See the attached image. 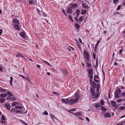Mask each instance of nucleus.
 <instances>
[{
	"label": "nucleus",
	"mask_w": 125,
	"mask_h": 125,
	"mask_svg": "<svg viewBox=\"0 0 125 125\" xmlns=\"http://www.w3.org/2000/svg\"><path fill=\"white\" fill-rule=\"evenodd\" d=\"M99 42H100V41H97V43L96 44L95 47L94 48H95V51H96L97 49V48L98 47V44L99 43Z\"/></svg>",
	"instance_id": "a211bd4d"
},
{
	"label": "nucleus",
	"mask_w": 125,
	"mask_h": 125,
	"mask_svg": "<svg viewBox=\"0 0 125 125\" xmlns=\"http://www.w3.org/2000/svg\"><path fill=\"white\" fill-rule=\"evenodd\" d=\"M74 19H75V21H76L77 22H78V19L76 17H74Z\"/></svg>",
	"instance_id": "3c124183"
},
{
	"label": "nucleus",
	"mask_w": 125,
	"mask_h": 125,
	"mask_svg": "<svg viewBox=\"0 0 125 125\" xmlns=\"http://www.w3.org/2000/svg\"><path fill=\"white\" fill-rule=\"evenodd\" d=\"M15 108L16 109H22V108L21 106H16L15 107Z\"/></svg>",
	"instance_id": "393cba45"
},
{
	"label": "nucleus",
	"mask_w": 125,
	"mask_h": 125,
	"mask_svg": "<svg viewBox=\"0 0 125 125\" xmlns=\"http://www.w3.org/2000/svg\"><path fill=\"white\" fill-rule=\"evenodd\" d=\"M7 96V94L6 93H5L4 94H1L0 95V97H6Z\"/></svg>",
	"instance_id": "4468645a"
},
{
	"label": "nucleus",
	"mask_w": 125,
	"mask_h": 125,
	"mask_svg": "<svg viewBox=\"0 0 125 125\" xmlns=\"http://www.w3.org/2000/svg\"><path fill=\"white\" fill-rule=\"evenodd\" d=\"M69 18L70 20L71 19H72V18L71 17V15L69 16Z\"/></svg>",
	"instance_id": "0e129e2a"
},
{
	"label": "nucleus",
	"mask_w": 125,
	"mask_h": 125,
	"mask_svg": "<svg viewBox=\"0 0 125 125\" xmlns=\"http://www.w3.org/2000/svg\"><path fill=\"white\" fill-rule=\"evenodd\" d=\"M125 108V107L124 106H121L118 109L120 110H123Z\"/></svg>",
	"instance_id": "2f4dec72"
},
{
	"label": "nucleus",
	"mask_w": 125,
	"mask_h": 125,
	"mask_svg": "<svg viewBox=\"0 0 125 125\" xmlns=\"http://www.w3.org/2000/svg\"><path fill=\"white\" fill-rule=\"evenodd\" d=\"M111 104L112 106L115 108H116L118 106V105H116V104L114 101H112L111 102Z\"/></svg>",
	"instance_id": "39448f33"
},
{
	"label": "nucleus",
	"mask_w": 125,
	"mask_h": 125,
	"mask_svg": "<svg viewBox=\"0 0 125 125\" xmlns=\"http://www.w3.org/2000/svg\"><path fill=\"white\" fill-rule=\"evenodd\" d=\"M7 90L5 89H3L2 88H0V91L3 92H6Z\"/></svg>",
	"instance_id": "412c9836"
},
{
	"label": "nucleus",
	"mask_w": 125,
	"mask_h": 125,
	"mask_svg": "<svg viewBox=\"0 0 125 125\" xmlns=\"http://www.w3.org/2000/svg\"><path fill=\"white\" fill-rule=\"evenodd\" d=\"M75 25L76 28L77 29H78L79 28H80V26L79 25L77 24V23H75Z\"/></svg>",
	"instance_id": "a878e982"
},
{
	"label": "nucleus",
	"mask_w": 125,
	"mask_h": 125,
	"mask_svg": "<svg viewBox=\"0 0 125 125\" xmlns=\"http://www.w3.org/2000/svg\"><path fill=\"white\" fill-rule=\"evenodd\" d=\"M21 122L23 124H25V125H28L27 123H25L23 121L21 120Z\"/></svg>",
	"instance_id": "5fc2aeb1"
},
{
	"label": "nucleus",
	"mask_w": 125,
	"mask_h": 125,
	"mask_svg": "<svg viewBox=\"0 0 125 125\" xmlns=\"http://www.w3.org/2000/svg\"><path fill=\"white\" fill-rule=\"evenodd\" d=\"M20 111V112H19V113H24V114H25L26 113V112H27V110H26V111L25 112H23V111H22V110H21Z\"/></svg>",
	"instance_id": "49530a36"
},
{
	"label": "nucleus",
	"mask_w": 125,
	"mask_h": 125,
	"mask_svg": "<svg viewBox=\"0 0 125 125\" xmlns=\"http://www.w3.org/2000/svg\"><path fill=\"white\" fill-rule=\"evenodd\" d=\"M4 106L6 107L8 110H10V105L7 103V104H5Z\"/></svg>",
	"instance_id": "6e6552de"
},
{
	"label": "nucleus",
	"mask_w": 125,
	"mask_h": 125,
	"mask_svg": "<svg viewBox=\"0 0 125 125\" xmlns=\"http://www.w3.org/2000/svg\"><path fill=\"white\" fill-rule=\"evenodd\" d=\"M62 71L63 72L64 74L65 75H67L68 74V72L66 69H64L63 71Z\"/></svg>",
	"instance_id": "dca6fc26"
},
{
	"label": "nucleus",
	"mask_w": 125,
	"mask_h": 125,
	"mask_svg": "<svg viewBox=\"0 0 125 125\" xmlns=\"http://www.w3.org/2000/svg\"><path fill=\"white\" fill-rule=\"evenodd\" d=\"M17 104V103L16 102H13L12 103L11 106H14Z\"/></svg>",
	"instance_id": "7c9ffc66"
},
{
	"label": "nucleus",
	"mask_w": 125,
	"mask_h": 125,
	"mask_svg": "<svg viewBox=\"0 0 125 125\" xmlns=\"http://www.w3.org/2000/svg\"><path fill=\"white\" fill-rule=\"evenodd\" d=\"M73 115H78L79 116H81V114L80 112H77L76 113H74L73 114Z\"/></svg>",
	"instance_id": "4be33fe9"
},
{
	"label": "nucleus",
	"mask_w": 125,
	"mask_h": 125,
	"mask_svg": "<svg viewBox=\"0 0 125 125\" xmlns=\"http://www.w3.org/2000/svg\"><path fill=\"white\" fill-rule=\"evenodd\" d=\"M91 90L92 94L94 93H95V92H94V90L92 88H91Z\"/></svg>",
	"instance_id": "37998d69"
},
{
	"label": "nucleus",
	"mask_w": 125,
	"mask_h": 125,
	"mask_svg": "<svg viewBox=\"0 0 125 125\" xmlns=\"http://www.w3.org/2000/svg\"><path fill=\"white\" fill-rule=\"evenodd\" d=\"M88 76L90 78L93 79V74H88Z\"/></svg>",
	"instance_id": "473e14b6"
},
{
	"label": "nucleus",
	"mask_w": 125,
	"mask_h": 125,
	"mask_svg": "<svg viewBox=\"0 0 125 125\" xmlns=\"http://www.w3.org/2000/svg\"><path fill=\"white\" fill-rule=\"evenodd\" d=\"M19 75V76H21V77H22L23 79H27V78H26L24 76H23L22 75Z\"/></svg>",
	"instance_id": "de8ad7c7"
},
{
	"label": "nucleus",
	"mask_w": 125,
	"mask_h": 125,
	"mask_svg": "<svg viewBox=\"0 0 125 125\" xmlns=\"http://www.w3.org/2000/svg\"><path fill=\"white\" fill-rule=\"evenodd\" d=\"M94 78L96 79H97L98 78V76L97 75H95L94 76Z\"/></svg>",
	"instance_id": "8fccbe9b"
},
{
	"label": "nucleus",
	"mask_w": 125,
	"mask_h": 125,
	"mask_svg": "<svg viewBox=\"0 0 125 125\" xmlns=\"http://www.w3.org/2000/svg\"><path fill=\"white\" fill-rule=\"evenodd\" d=\"M15 112L16 113H19L20 111L19 110H16Z\"/></svg>",
	"instance_id": "e2e57ef3"
},
{
	"label": "nucleus",
	"mask_w": 125,
	"mask_h": 125,
	"mask_svg": "<svg viewBox=\"0 0 125 125\" xmlns=\"http://www.w3.org/2000/svg\"><path fill=\"white\" fill-rule=\"evenodd\" d=\"M93 56L94 58V60H95V54L94 53H93Z\"/></svg>",
	"instance_id": "603ef678"
},
{
	"label": "nucleus",
	"mask_w": 125,
	"mask_h": 125,
	"mask_svg": "<svg viewBox=\"0 0 125 125\" xmlns=\"http://www.w3.org/2000/svg\"><path fill=\"white\" fill-rule=\"evenodd\" d=\"M82 16H81L79 18V22H81V21L83 20V19L82 18Z\"/></svg>",
	"instance_id": "a19ab883"
},
{
	"label": "nucleus",
	"mask_w": 125,
	"mask_h": 125,
	"mask_svg": "<svg viewBox=\"0 0 125 125\" xmlns=\"http://www.w3.org/2000/svg\"><path fill=\"white\" fill-rule=\"evenodd\" d=\"M13 22L16 23L18 24H19V21L17 19H13Z\"/></svg>",
	"instance_id": "2eb2a0df"
},
{
	"label": "nucleus",
	"mask_w": 125,
	"mask_h": 125,
	"mask_svg": "<svg viewBox=\"0 0 125 125\" xmlns=\"http://www.w3.org/2000/svg\"><path fill=\"white\" fill-rule=\"evenodd\" d=\"M80 10L78 9H77L76 11V14H79L80 13Z\"/></svg>",
	"instance_id": "c9c22d12"
},
{
	"label": "nucleus",
	"mask_w": 125,
	"mask_h": 125,
	"mask_svg": "<svg viewBox=\"0 0 125 125\" xmlns=\"http://www.w3.org/2000/svg\"><path fill=\"white\" fill-rule=\"evenodd\" d=\"M120 8H121L120 6V5H119L118 6V7L117 8V10H120Z\"/></svg>",
	"instance_id": "6e6d98bb"
},
{
	"label": "nucleus",
	"mask_w": 125,
	"mask_h": 125,
	"mask_svg": "<svg viewBox=\"0 0 125 125\" xmlns=\"http://www.w3.org/2000/svg\"><path fill=\"white\" fill-rule=\"evenodd\" d=\"M96 92L97 93H98L99 92V89H98V88H97L96 89Z\"/></svg>",
	"instance_id": "69168bd1"
},
{
	"label": "nucleus",
	"mask_w": 125,
	"mask_h": 125,
	"mask_svg": "<svg viewBox=\"0 0 125 125\" xmlns=\"http://www.w3.org/2000/svg\"><path fill=\"white\" fill-rule=\"evenodd\" d=\"M79 41L81 43H82L83 44V42H82V40L80 38H79Z\"/></svg>",
	"instance_id": "4d7b16f0"
},
{
	"label": "nucleus",
	"mask_w": 125,
	"mask_h": 125,
	"mask_svg": "<svg viewBox=\"0 0 125 125\" xmlns=\"http://www.w3.org/2000/svg\"><path fill=\"white\" fill-rule=\"evenodd\" d=\"M93 69H88L87 70V71L88 73V74H93Z\"/></svg>",
	"instance_id": "ddd939ff"
},
{
	"label": "nucleus",
	"mask_w": 125,
	"mask_h": 125,
	"mask_svg": "<svg viewBox=\"0 0 125 125\" xmlns=\"http://www.w3.org/2000/svg\"><path fill=\"white\" fill-rule=\"evenodd\" d=\"M96 67H97L98 66V61H97V59H96Z\"/></svg>",
	"instance_id": "052dcab7"
},
{
	"label": "nucleus",
	"mask_w": 125,
	"mask_h": 125,
	"mask_svg": "<svg viewBox=\"0 0 125 125\" xmlns=\"http://www.w3.org/2000/svg\"><path fill=\"white\" fill-rule=\"evenodd\" d=\"M72 100L71 98H68L66 99L62 98L61 99V101L64 103L65 104H73L72 102Z\"/></svg>",
	"instance_id": "f257e3e1"
},
{
	"label": "nucleus",
	"mask_w": 125,
	"mask_h": 125,
	"mask_svg": "<svg viewBox=\"0 0 125 125\" xmlns=\"http://www.w3.org/2000/svg\"><path fill=\"white\" fill-rule=\"evenodd\" d=\"M13 78L12 77H10V85L12 86V82L13 81Z\"/></svg>",
	"instance_id": "b1692460"
},
{
	"label": "nucleus",
	"mask_w": 125,
	"mask_h": 125,
	"mask_svg": "<svg viewBox=\"0 0 125 125\" xmlns=\"http://www.w3.org/2000/svg\"><path fill=\"white\" fill-rule=\"evenodd\" d=\"M86 120L88 121V122H89L90 121V120L87 117H86Z\"/></svg>",
	"instance_id": "bf43d9fd"
},
{
	"label": "nucleus",
	"mask_w": 125,
	"mask_h": 125,
	"mask_svg": "<svg viewBox=\"0 0 125 125\" xmlns=\"http://www.w3.org/2000/svg\"><path fill=\"white\" fill-rule=\"evenodd\" d=\"M1 119L2 120L5 121L6 120L5 117L4 116L2 115L1 116Z\"/></svg>",
	"instance_id": "72a5a7b5"
},
{
	"label": "nucleus",
	"mask_w": 125,
	"mask_h": 125,
	"mask_svg": "<svg viewBox=\"0 0 125 125\" xmlns=\"http://www.w3.org/2000/svg\"><path fill=\"white\" fill-rule=\"evenodd\" d=\"M43 115H48V112L47 111H44V112L43 113Z\"/></svg>",
	"instance_id": "09e8293b"
},
{
	"label": "nucleus",
	"mask_w": 125,
	"mask_h": 125,
	"mask_svg": "<svg viewBox=\"0 0 125 125\" xmlns=\"http://www.w3.org/2000/svg\"><path fill=\"white\" fill-rule=\"evenodd\" d=\"M10 99L11 101H14L16 100V99L14 97H11L10 98Z\"/></svg>",
	"instance_id": "58836bf2"
},
{
	"label": "nucleus",
	"mask_w": 125,
	"mask_h": 125,
	"mask_svg": "<svg viewBox=\"0 0 125 125\" xmlns=\"http://www.w3.org/2000/svg\"><path fill=\"white\" fill-rule=\"evenodd\" d=\"M29 4H34L35 3H34V1L32 0L30 1H29Z\"/></svg>",
	"instance_id": "4c0bfd02"
},
{
	"label": "nucleus",
	"mask_w": 125,
	"mask_h": 125,
	"mask_svg": "<svg viewBox=\"0 0 125 125\" xmlns=\"http://www.w3.org/2000/svg\"><path fill=\"white\" fill-rule=\"evenodd\" d=\"M20 35L23 38H26V33L24 31L20 33Z\"/></svg>",
	"instance_id": "0eeeda50"
},
{
	"label": "nucleus",
	"mask_w": 125,
	"mask_h": 125,
	"mask_svg": "<svg viewBox=\"0 0 125 125\" xmlns=\"http://www.w3.org/2000/svg\"><path fill=\"white\" fill-rule=\"evenodd\" d=\"M5 99L1 98L0 99V102L1 103H3L5 101Z\"/></svg>",
	"instance_id": "c85d7f7f"
},
{
	"label": "nucleus",
	"mask_w": 125,
	"mask_h": 125,
	"mask_svg": "<svg viewBox=\"0 0 125 125\" xmlns=\"http://www.w3.org/2000/svg\"><path fill=\"white\" fill-rule=\"evenodd\" d=\"M72 10V8L71 7H68L67 9V12L68 13H70L71 12Z\"/></svg>",
	"instance_id": "1a4fd4ad"
},
{
	"label": "nucleus",
	"mask_w": 125,
	"mask_h": 125,
	"mask_svg": "<svg viewBox=\"0 0 125 125\" xmlns=\"http://www.w3.org/2000/svg\"><path fill=\"white\" fill-rule=\"evenodd\" d=\"M100 102L101 105H103L104 104V102L103 99H102L101 100Z\"/></svg>",
	"instance_id": "e433bc0d"
},
{
	"label": "nucleus",
	"mask_w": 125,
	"mask_h": 125,
	"mask_svg": "<svg viewBox=\"0 0 125 125\" xmlns=\"http://www.w3.org/2000/svg\"><path fill=\"white\" fill-rule=\"evenodd\" d=\"M71 5L72 7H73L74 8H75L76 7H77L78 4H71Z\"/></svg>",
	"instance_id": "f3484780"
},
{
	"label": "nucleus",
	"mask_w": 125,
	"mask_h": 125,
	"mask_svg": "<svg viewBox=\"0 0 125 125\" xmlns=\"http://www.w3.org/2000/svg\"><path fill=\"white\" fill-rule=\"evenodd\" d=\"M7 95H8L10 96H12L13 95L9 91H8L7 93Z\"/></svg>",
	"instance_id": "bb28decb"
},
{
	"label": "nucleus",
	"mask_w": 125,
	"mask_h": 125,
	"mask_svg": "<svg viewBox=\"0 0 125 125\" xmlns=\"http://www.w3.org/2000/svg\"><path fill=\"white\" fill-rule=\"evenodd\" d=\"M83 54L85 56V58L86 59L87 61L88 62L89 61V55L88 52L85 50L83 51Z\"/></svg>",
	"instance_id": "20e7f679"
},
{
	"label": "nucleus",
	"mask_w": 125,
	"mask_h": 125,
	"mask_svg": "<svg viewBox=\"0 0 125 125\" xmlns=\"http://www.w3.org/2000/svg\"><path fill=\"white\" fill-rule=\"evenodd\" d=\"M43 61L45 63H46L49 66H51V65L50 64L47 62H46V61H44V60H43Z\"/></svg>",
	"instance_id": "ea45409f"
},
{
	"label": "nucleus",
	"mask_w": 125,
	"mask_h": 125,
	"mask_svg": "<svg viewBox=\"0 0 125 125\" xmlns=\"http://www.w3.org/2000/svg\"><path fill=\"white\" fill-rule=\"evenodd\" d=\"M111 116V115L109 113H106L104 115V117H107L109 118Z\"/></svg>",
	"instance_id": "f8f14e48"
},
{
	"label": "nucleus",
	"mask_w": 125,
	"mask_h": 125,
	"mask_svg": "<svg viewBox=\"0 0 125 125\" xmlns=\"http://www.w3.org/2000/svg\"><path fill=\"white\" fill-rule=\"evenodd\" d=\"M91 84L92 85L93 88H95L96 87V84L94 81H93L92 83Z\"/></svg>",
	"instance_id": "9b49d317"
},
{
	"label": "nucleus",
	"mask_w": 125,
	"mask_h": 125,
	"mask_svg": "<svg viewBox=\"0 0 125 125\" xmlns=\"http://www.w3.org/2000/svg\"><path fill=\"white\" fill-rule=\"evenodd\" d=\"M14 27L16 29L19 30H20V27L19 25L16 24H14Z\"/></svg>",
	"instance_id": "9d476101"
},
{
	"label": "nucleus",
	"mask_w": 125,
	"mask_h": 125,
	"mask_svg": "<svg viewBox=\"0 0 125 125\" xmlns=\"http://www.w3.org/2000/svg\"><path fill=\"white\" fill-rule=\"evenodd\" d=\"M101 106L100 103H97L95 105V106L97 108L98 107H101Z\"/></svg>",
	"instance_id": "cd10ccee"
},
{
	"label": "nucleus",
	"mask_w": 125,
	"mask_h": 125,
	"mask_svg": "<svg viewBox=\"0 0 125 125\" xmlns=\"http://www.w3.org/2000/svg\"><path fill=\"white\" fill-rule=\"evenodd\" d=\"M121 92V91L120 89H117L116 91H115L114 93L115 97L117 99L119 98V94H120Z\"/></svg>",
	"instance_id": "7ed1b4c3"
},
{
	"label": "nucleus",
	"mask_w": 125,
	"mask_h": 125,
	"mask_svg": "<svg viewBox=\"0 0 125 125\" xmlns=\"http://www.w3.org/2000/svg\"><path fill=\"white\" fill-rule=\"evenodd\" d=\"M15 109L14 108H12L10 110V112H12L14 110H15Z\"/></svg>",
	"instance_id": "13d9d810"
},
{
	"label": "nucleus",
	"mask_w": 125,
	"mask_h": 125,
	"mask_svg": "<svg viewBox=\"0 0 125 125\" xmlns=\"http://www.w3.org/2000/svg\"><path fill=\"white\" fill-rule=\"evenodd\" d=\"M92 98L94 99L98 97L99 96V94L97 93L96 94L95 92L92 94Z\"/></svg>",
	"instance_id": "423d86ee"
},
{
	"label": "nucleus",
	"mask_w": 125,
	"mask_h": 125,
	"mask_svg": "<svg viewBox=\"0 0 125 125\" xmlns=\"http://www.w3.org/2000/svg\"><path fill=\"white\" fill-rule=\"evenodd\" d=\"M123 50L122 49L121 50H120V51H119V52L120 54H121V52H122Z\"/></svg>",
	"instance_id": "774afa93"
},
{
	"label": "nucleus",
	"mask_w": 125,
	"mask_h": 125,
	"mask_svg": "<svg viewBox=\"0 0 125 125\" xmlns=\"http://www.w3.org/2000/svg\"><path fill=\"white\" fill-rule=\"evenodd\" d=\"M0 122L3 124H4V125H6V122L5 121H0Z\"/></svg>",
	"instance_id": "c756f323"
},
{
	"label": "nucleus",
	"mask_w": 125,
	"mask_h": 125,
	"mask_svg": "<svg viewBox=\"0 0 125 125\" xmlns=\"http://www.w3.org/2000/svg\"><path fill=\"white\" fill-rule=\"evenodd\" d=\"M50 116L52 118L53 120H54V118H55V117L53 115H50Z\"/></svg>",
	"instance_id": "a18cd8bd"
},
{
	"label": "nucleus",
	"mask_w": 125,
	"mask_h": 125,
	"mask_svg": "<svg viewBox=\"0 0 125 125\" xmlns=\"http://www.w3.org/2000/svg\"><path fill=\"white\" fill-rule=\"evenodd\" d=\"M119 1L118 0H114L113 3L114 4L117 3V2Z\"/></svg>",
	"instance_id": "c03bdc74"
},
{
	"label": "nucleus",
	"mask_w": 125,
	"mask_h": 125,
	"mask_svg": "<svg viewBox=\"0 0 125 125\" xmlns=\"http://www.w3.org/2000/svg\"><path fill=\"white\" fill-rule=\"evenodd\" d=\"M122 95L123 97L125 96V92H123L122 94Z\"/></svg>",
	"instance_id": "864d4df0"
},
{
	"label": "nucleus",
	"mask_w": 125,
	"mask_h": 125,
	"mask_svg": "<svg viewBox=\"0 0 125 125\" xmlns=\"http://www.w3.org/2000/svg\"><path fill=\"white\" fill-rule=\"evenodd\" d=\"M101 109L102 111H105L106 110V109L104 107H101Z\"/></svg>",
	"instance_id": "f704fd0d"
},
{
	"label": "nucleus",
	"mask_w": 125,
	"mask_h": 125,
	"mask_svg": "<svg viewBox=\"0 0 125 125\" xmlns=\"http://www.w3.org/2000/svg\"><path fill=\"white\" fill-rule=\"evenodd\" d=\"M80 96L79 95V94L77 92L75 94V99L71 98L73 100H72V102L73 103H76L77 102L79 99V98Z\"/></svg>",
	"instance_id": "f03ea898"
},
{
	"label": "nucleus",
	"mask_w": 125,
	"mask_h": 125,
	"mask_svg": "<svg viewBox=\"0 0 125 125\" xmlns=\"http://www.w3.org/2000/svg\"><path fill=\"white\" fill-rule=\"evenodd\" d=\"M2 69L1 67L0 66V72H2Z\"/></svg>",
	"instance_id": "338daca9"
},
{
	"label": "nucleus",
	"mask_w": 125,
	"mask_h": 125,
	"mask_svg": "<svg viewBox=\"0 0 125 125\" xmlns=\"http://www.w3.org/2000/svg\"><path fill=\"white\" fill-rule=\"evenodd\" d=\"M123 100V99H119L117 100V102L118 103H119L121 102Z\"/></svg>",
	"instance_id": "79ce46f5"
},
{
	"label": "nucleus",
	"mask_w": 125,
	"mask_h": 125,
	"mask_svg": "<svg viewBox=\"0 0 125 125\" xmlns=\"http://www.w3.org/2000/svg\"><path fill=\"white\" fill-rule=\"evenodd\" d=\"M86 12V10H81V14L82 15H84L85 14Z\"/></svg>",
	"instance_id": "aec40b11"
},
{
	"label": "nucleus",
	"mask_w": 125,
	"mask_h": 125,
	"mask_svg": "<svg viewBox=\"0 0 125 125\" xmlns=\"http://www.w3.org/2000/svg\"><path fill=\"white\" fill-rule=\"evenodd\" d=\"M82 5L84 8L86 9H87L88 8V6L86 4L82 3Z\"/></svg>",
	"instance_id": "6ab92c4d"
},
{
	"label": "nucleus",
	"mask_w": 125,
	"mask_h": 125,
	"mask_svg": "<svg viewBox=\"0 0 125 125\" xmlns=\"http://www.w3.org/2000/svg\"><path fill=\"white\" fill-rule=\"evenodd\" d=\"M71 111L72 112L75 111L76 109H71Z\"/></svg>",
	"instance_id": "680f3d73"
},
{
	"label": "nucleus",
	"mask_w": 125,
	"mask_h": 125,
	"mask_svg": "<svg viewBox=\"0 0 125 125\" xmlns=\"http://www.w3.org/2000/svg\"><path fill=\"white\" fill-rule=\"evenodd\" d=\"M87 64V66L88 68H91V64L87 62H86Z\"/></svg>",
	"instance_id": "5701e85b"
}]
</instances>
